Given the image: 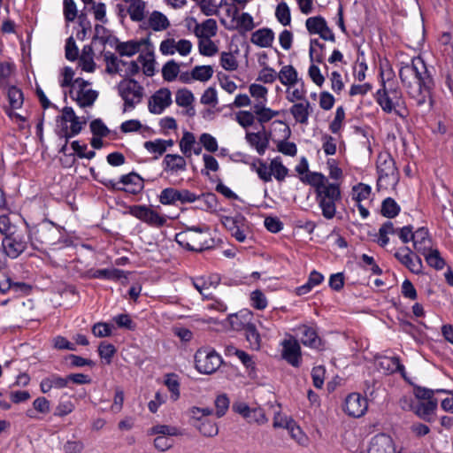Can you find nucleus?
Segmentation results:
<instances>
[{"instance_id": "obj_38", "label": "nucleus", "mask_w": 453, "mask_h": 453, "mask_svg": "<svg viewBox=\"0 0 453 453\" xmlns=\"http://www.w3.org/2000/svg\"><path fill=\"white\" fill-rule=\"evenodd\" d=\"M127 12L133 21H142L145 17V3L142 0H131Z\"/></svg>"}, {"instance_id": "obj_43", "label": "nucleus", "mask_w": 453, "mask_h": 453, "mask_svg": "<svg viewBox=\"0 0 453 453\" xmlns=\"http://www.w3.org/2000/svg\"><path fill=\"white\" fill-rule=\"evenodd\" d=\"M165 385L171 393V399L175 402L180 397V381L179 377L175 373H168L165 376Z\"/></svg>"}, {"instance_id": "obj_60", "label": "nucleus", "mask_w": 453, "mask_h": 453, "mask_svg": "<svg viewBox=\"0 0 453 453\" xmlns=\"http://www.w3.org/2000/svg\"><path fill=\"white\" fill-rule=\"evenodd\" d=\"M251 306L257 310L263 311L267 307L268 302L265 294L256 289L250 294Z\"/></svg>"}, {"instance_id": "obj_37", "label": "nucleus", "mask_w": 453, "mask_h": 453, "mask_svg": "<svg viewBox=\"0 0 453 453\" xmlns=\"http://www.w3.org/2000/svg\"><path fill=\"white\" fill-rule=\"evenodd\" d=\"M149 27L154 31H162L169 27L170 22L162 12L154 11L148 20Z\"/></svg>"}, {"instance_id": "obj_8", "label": "nucleus", "mask_w": 453, "mask_h": 453, "mask_svg": "<svg viewBox=\"0 0 453 453\" xmlns=\"http://www.w3.org/2000/svg\"><path fill=\"white\" fill-rule=\"evenodd\" d=\"M341 189L337 183L326 186V188L315 194V200L326 219H332L336 214V203L341 200Z\"/></svg>"}, {"instance_id": "obj_23", "label": "nucleus", "mask_w": 453, "mask_h": 453, "mask_svg": "<svg viewBox=\"0 0 453 453\" xmlns=\"http://www.w3.org/2000/svg\"><path fill=\"white\" fill-rule=\"evenodd\" d=\"M86 277L89 279H103L109 280H119L122 278L127 279L125 271L118 268L90 269L86 273Z\"/></svg>"}, {"instance_id": "obj_22", "label": "nucleus", "mask_w": 453, "mask_h": 453, "mask_svg": "<svg viewBox=\"0 0 453 453\" xmlns=\"http://www.w3.org/2000/svg\"><path fill=\"white\" fill-rule=\"evenodd\" d=\"M220 277L219 274H211L208 276L196 277L192 280L194 288L206 299H212V294H205L206 290L211 288H217L220 283Z\"/></svg>"}, {"instance_id": "obj_34", "label": "nucleus", "mask_w": 453, "mask_h": 453, "mask_svg": "<svg viewBox=\"0 0 453 453\" xmlns=\"http://www.w3.org/2000/svg\"><path fill=\"white\" fill-rule=\"evenodd\" d=\"M81 108L91 107L97 99L98 93L94 89L77 91L76 96H71Z\"/></svg>"}, {"instance_id": "obj_26", "label": "nucleus", "mask_w": 453, "mask_h": 453, "mask_svg": "<svg viewBox=\"0 0 453 453\" xmlns=\"http://www.w3.org/2000/svg\"><path fill=\"white\" fill-rule=\"evenodd\" d=\"M438 407V400H430L429 402L418 401L414 409V413L426 422L434 421V414Z\"/></svg>"}, {"instance_id": "obj_64", "label": "nucleus", "mask_w": 453, "mask_h": 453, "mask_svg": "<svg viewBox=\"0 0 453 453\" xmlns=\"http://www.w3.org/2000/svg\"><path fill=\"white\" fill-rule=\"evenodd\" d=\"M90 131L94 136L106 137L110 130L101 119H96L90 122Z\"/></svg>"}, {"instance_id": "obj_4", "label": "nucleus", "mask_w": 453, "mask_h": 453, "mask_svg": "<svg viewBox=\"0 0 453 453\" xmlns=\"http://www.w3.org/2000/svg\"><path fill=\"white\" fill-rule=\"evenodd\" d=\"M86 123V119L81 120L72 107L65 106L56 118L55 134L58 138L71 139L81 132Z\"/></svg>"}, {"instance_id": "obj_57", "label": "nucleus", "mask_w": 453, "mask_h": 453, "mask_svg": "<svg viewBox=\"0 0 453 453\" xmlns=\"http://www.w3.org/2000/svg\"><path fill=\"white\" fill-rule=\"evenodd\" d=\"M150 434H158V436H177L180 431L177 427L167 425H157L150 428Z\"/></svg>"}, {"instance_id": "obj_19", "label": "nucleus", "mask_w": 453, "mask_h": 453, "mask_svg": "<svg viewBox=\"0 0 453 453\" xmlns=\"http://www.w3.org/2000/svg\"><path fill=\"white\" fill-rule=\"evenodd\" d=\"M222 224L238 242H243L246 240L245 218L243 216L224 217Z\"/></svg>"}, {"instance_id": "obj_40", "label": "nucleus", "mask_w": 453, "mask_h": 453, "mask_svg": "<svg viewBox=\"0 0 453 453\" xmlns=\"http://www.w3.org/2000/svg\"><path fill=\"white\" fill-rule=\"evenodd\" d=\"M242 329L244 330L246 340L250 347L254 349H258L260 348L261 338L256 326L252 323H247L242 326Z\"/></svg>"}, {"instance_id": "obj_35", "label": "nucleus", "mask_w": 453, "mask_h": 453, "mask_svg": "<svg viewBox=\"0 0 453 453\" xmlns=\"http://www.w3.org/2000/svg\"><path fill=\"white\" fill-rule=\"evenodd\" d=\"M278 79L285 86H294L298 83V73L296 69L291 65H284L278 73Z\"/></svg>"}, {"instance_id": "obj_48", "label": "nucleus", "mask_w": 453, "mask_h": 453, "mask_svg": "<svg viewBox=\"0 0 453 453\" xmlns=\"http://www.w3.org/2000/svg\"><path fill=\"white\" fill-rule=\"evenodd\" d=\"M104 58L106 63V72L111 74L119 72V64L127 65L126 61L119 60L118 57L111 51H105Z\"/></svg>"}, {"instance_id": "obj_36", "label": "nucleus", "mask_w": 453, "mask_h": 453, "mask_svg": "<svg viewBox=\"0 0 453 453\" xmlns=\"http://www.w3.org/2000/svg\"><path fill=\"white\" fill-rule=\"evenodd\" d=\"M252 171L256 172L258 178L265 181L269 182L272 180L271 165L268 167L267 164L260 158H256L250 165Z\"/></svg>"}, {"instance_id": "obj_30", "label": "nucleus", "mask_w": 453, "mask_h": 453, "mask_svg": "<svg viewBox=\"0 0 453 453\" xmlns=\"http://www.w3.org/2000/svg\"><path fill=\"white\" fill-rule=\"evenodd\" d=\"M66 387V377H61L57 373H51L43 378L40 383V389L43 394L49 393L53 388L61 389Z\"/></svg>"}, {"instance_id": "obj_44", "label": "nucleus", "mask_w": 453, "mask_h": 453, "mask_svg": "<svg viewBox=\"0 0 453 453\" xmlns=\"http://www.w3.org/2000/svg\"><path fill=\"white\" fill-rule=\"evenodd\" d=\"M141 48V42L136 41H127L125 42H119L116 45V50L120 56L132 57L136 54Z\"/></svg>"}, {"instance_id": "obj_13", "label": "nucleus", "mask_w": 453, "mask_h": 453, "mask_svg": "<svg viewBox=\"0 0 453 453\" xmlns=\"http://www.w3.org/2000/svg\"><path fill=\"white\" fill-rule=\"evenodd\" d=\"M394 257L412 273L417 275L422 273V260L420 257L414 253L409 247L403 246L399 248L394 254Z\"/></svg>"}, {"instance_id": "obj_62", "label": "nucleus", "mask_w": 453, "mask_h": 453, "mask_svg": "<svg viewBox=\"0 0 453 453\" xmlns=\"http://www.w3.org/2000/svg\"><path fill=\"white\" fill-rule=\"evenodd\" d=\"M116 353V348L111 343L101 342L98 346V355L105 360L107 365L111 363V359Z\"/></svg>"}, {"instance_id": "obj_58", "label": "nucleus", "mask_w": 453, "mask_h": 453, "mask_svg": "<svg viewBox=\"0 0 453 453\" xmlns=\"http://www.w3.org/2000/svg\"><path fill=\"white\" fill-rule=\"evenodd\" d=\"M143 147L148 152L155 154L154 159H157L165 152V147L162 144L161 139L146 141L143 143Z\"/></svg>"}, {"instance_id": "obj_52", "label": "nucleus", "mask_w": 453, "mask_h": 453, "mask_svg": "<svg viewBox=\"0 0 453 453\" xmlns=\"http://www.w3.org/2000/svg\"><path fill=\"white\" fill-rule=\"evenodd\" d=\"M277 20L283 26H288L291 22L290 9L285 2L277 5L275 11Z\"/></svg>"}, {"instance_id": "obj_31", "label": "nucleus", "mask_w": 453, "mask_h": 453, "mask_svg": "<svg viewBox=\"0 0 453 453\" xmlns=\"http://www.w3.org/2000/svg\"><path fill=\"white\" fill-rule=\"evenodd\" d=\"M274 40V33L271 28H260L251 35L250 42L261 48H268L272 46Z\"/></svg>"}, {"instance_id": "obj_33", "label": "nucleus", "mask_w": 453, "mask_h": 453, "mask_svg": "<svg viewBox=\"0 0 453 453\" xmlns=\"http://www.w3.org/2000/svg\"><path fill=\"white\" fill-rule=\"evenodd\" d=\"M252 110L257 116V121L262 125V127L265 123L270 121L280 114L279 111H274L271 108L265 107V104H264V102H257L255 104Z\"/></svg>"}, {"instance_id": "obj_12", "label": "nucleus", "mask_w": 453, "mask_h": 453, "mask_svg": "<svg viewBox=\"0 0 453 453\" xmlns=\"http://www.w3.org/2000/svg\"><path fill=\"white\" fill-rule=\"evenodd\" d=\"M128 213L153 227H162L166 224V218L159 215L156 211L147 205H131Z\"/></svg>"}, {"instance_id": "obj_55", "label": "nucleus", "mask_w": 453, "mask_h": 453, "mask_svg": "<svg viewBox=\"0 0 453 453\" xmlns=\"http://www.w3.org/2000/svg\"><path fill=\"white\" fill-rule=\"evenodd\" d=\"M20 229L11 221L7 215L0 216V234L2 237L11 235Z\"/></svg>"}, {"instance_id": "obj_46", "label": "nucleus", "mask_w": 453, "mask_h": 453, "mask_svg": "<svg viewBox=\"0 0 453 453\" xmlns=\"http://www.w3.org/2000/svg\"><path fill=\"white\" fill-rule=\"evenodd\" d=\"M271 171L278 181H283L288 174V169L282 164L280 157L271 160Z\"/></svg>"}, {"instance_id": "obj_7", "label": "nucleus", "mask_w": 453, "mask_h": 453, "mask_svg": "<svg viewBox=\"0 0 453 453\" xmlns=\"http://www.w3.org/2000/svg\"><path fill=\"white\" fill-rule=\"evenodd\" d=\"M378 188H388L398 180V169L392 156L388 152L380 153L376 161Z\"/></svg>"}, {"instance_id": "obj_32", "label": "nucleus", "mask_w": 453, "mask_h": 453, "mask_svg": "<svg viewBox=\"0 0 453 453\" xmlns=\"http://www.w3.org/2000/svg\"><path fill=\"white\" fill-rule=\"evenodd\" d=\"M217 22L213 19H208L195 27V34L199 39H211L217 34Z\"/></svg>"}, {"instance_id": "obj_25", "label": "nucleus", "mask_w": 453, "mask_h": 453, "mask_svg": "<svg viewBox=\"0 0 453 453\" xmlns=\"http://www.w3.org/2000/svg\"><path fill=\"white\" fill-rule=\"evenodd\" d=\"M378 365L380 369L388 373L400 372L402 377L406 380L405 368L399 357H382L378 360Z\"/></svg>"}, {"instance_id": "obj_45", "label": "nucleus", "mask_w": 453, "mask_h": 453, "mask_svg": "<svg viewBox=\"0 0 453 453\" xmlns=\"http://www.w3.org/2000/svg\"><path fill=\"white\" fill-rule=\"evenodd\" d=\"M10 107L12 109H19L24 103L23 92L16 86H10L7 91Z\"/></svg>"}, {"instance_id": "obj_20", "label": "nucleus", "mask_w": 453, "mask_h": 453, "mask_svg": "<svg viewBox=\"0 0 453 453\" xmlns=\"http://www.w3.org/2000/svg\"><path fill=\"white\" fill-rule=\"evenodd\" d=\"M270 136L271 133L266 132L265 127L263 126L262 130L259 132H247L245 139L251 147L255 148L260 156H263L268 148Z\"/></svg>"}, {"instance_id": "obj_53", "label": "nucleus", "mask_w": 453, "mask_h": 453, "mask_svg": "<svg viewBox=\"0 0 453 453\" xmlns=\"http://www.w3.org/2000/svg\"><path fill=\"white\" fill-rule=\"evenodd\" d=\"M195 143V135L190 132H185L180 141V149L185 157H191V150Z\"/></svg>"}, {"instance_id": "obj_59", "label": "nucleus", "mask_w": 453, "mask_h": 453, "mask_svg": "<svg viewBox=\"0 0 453 453\" xmlns=\"http://www.w3.org/2000/svg\"><path fill=\"white\" fill-rule=\"evenodd\" d=\"M201 202L200 208L206 211H217L218 208V198L213 193H206L199 195Z\"/></svg>"}, {"instance_id": "obj_56", "label": "nucleus", "mask_w": 453, "mask_h": 453, "mask_svg": "<svg viewBox=\"0 0 453 453\" xmlns=\"http://www.w3.org/2000/svg\"><path fill=\"white\" fill-rule=\"evenodd\" d=\"M371 192L372 188L369 185L358 183L352 188L353 199L357 203H361L362 201L369 198Z\"/></svg>"}, {"instance_id": "obj_50", "label": "nucleus", "mask_w": 453, "mask_h": 453, "mask_svg": "<svg viewBox=\"0 0 453 453\" xmlns=\"http://www.w3.org/2000/svg\"><path fill=\"white\" fill-rule=\"evenodd\" d=\"M213 74V68L211 65H196L191 71V78L200 81H209Z\"/></svg>"}, {"instance_id": "obj_51", "label": "nucleus", "mask_w": 453, "mask_h": 453, "mask_svg": "<svg viewBox=\"0 0 453 453\" xmlns=\"http://www.w3.org/2000/svg\"><path fill=\"white\" fill-rule=\"evenodd\" d=\"M179 73L180 66L173 59L167 61L162 67V76L165 81H174Z\"/></svg>"}, {"instance_id": "obj_24", "label": "nucleus", "mask_w": 453, "mask_h": 453, "mask_svg": "<svg viewBox=\"0 0 453 453\" xmlns=\"http://www.w3.org/2000/svg\"><path fill=\"white\" fill-rule=\"evenodd\" d=\"M312 106L308 100L304 102L295 103L290 108L289 112L296 123L307 125L309 117L312 113Z\"/></svg>"}, {"instance_id": "obj_63", "label": "nucleus", "mask_w": 453, "mask_h": 453, "mask_svg": "<svg viewBox=\"0 0 453 453\" xmlns=\"http://www.w3.org/2000/svg\"><path fill=\"white\" fill-rule=\"evenodd\" d=\"M112 320L119 328H125L130 331H134L136 328L135 322L133 321L128 314L122 313L116 315L113 317Z\"/></svg>"}, {"instance_id": "obj_42", "label": "nucleus", "mask_w": 453, "mask_h": 453, "mask_svg": "<svg viewBox=\"0 0 453 453\" xmlns=\"http://www.w3.org/2000/svg\"><path fill=\"white\" fill-rule=\"evenodd\" d=\"M400 210L401 208L395 199L387 197L381 203L380 212L383 217L393 219L399 214Z\"/></svg>"}, {"instance_id": "obj_21", "label": "nucleus", "mask_w": 453, "mask_h": 453, "mask_svg": "<svg viewBox=\"0 0 453 453\" xmlns=\"http://www.w3.org/2000/svg\"><path fill=\"white\" fill-rule=\"evenodd\" d=\"M298 335H300L301 342L311 349H322V340L319 337L317 331L307 325L299 326L296 328Z\"/></svg>"}, {"instance_id": "obj_10", "label": "nucleus", "mask_w": 453, "mask_h": 453, "mask_svg": "<svg viewBox=\"0 0 453 453\" xmlns=\"http://www.w3.org/2000/svg\"><path fill=\"white\" fill-rule=\"evenodd\" d=\"M223 360L214 349H199L195 354L196 369L203 374H211L221 365Z\"/></svg>"}, {"instance_id": "obj_6", "label": "nucleus", "mask_w": 453, "mask_h": 453, "mask_svg": "<svg viewBox=\"0 0 453 453\" xmlns=\"http://www.w3.org/2000/svg\"><path fill=\"white\" fill-rule=\"evenodd\" d=\"M119 96L124 101L123 112L133 111L144 96V88L134 79H123L117 85Z\"/></svg>"}, {"instance_id": "obj_5", "label": "nucleus", "mask_w": 453, "mask_h": 453, "mask_svg": "<svg viewBox=\"0 0 453 453\" xmlns=\"http://www.w3.org/2000/svg\"><path fill=\"white\" fill-rule=\"evenodd\" d=\"M96 180L111 191H122L130 195H138L144 188V179L135 172L121 175L119 182L107 178Z\"/></svg>"}, {"instance_id": "obj_29", "label": "nucleus", "mask_w": 453, "mask_h": 453, "mask_svg": "<svg viewBox=\"0 0 453 453\" xmlns=\"http://www.w3.org/2000/svg\"><path fill=\"white\" fill-rule=\"evenodd\" d=\"M300 180L313 187L315 194L326 188V186L331 184L323 173L318 172H310L304 176H301Z\"/></svg>"}, {"instance_id": "obj_18", "label": "nucleus", "mask_w": 453, "mask_h": 453, "mask_svg": "<svg viewBox=\"0 0 453 453\" xmlns=\"http://www.w3.org/2000/svg\"><path fill=\"white\" fill-rule=\"evenodd\" d=\"M163 172L167 176L177 175L187 170V161L184 157L178 154H166L162 162Z\"/></svg>"}, {"instance_id": "obj_9", "label": "nucleus", "mask_w": 453, "mask_h": 453, "mask_svg": "<svg viewBox=\"0 0 453 453\" xmlns=\"http://www.w3.org/2000/svg\"><path fill=\"white\" fill-rule=\"evenodd\" d=\"M29 242L27 231L20 229L11 235L2 237V247L7 257L16 259L27 249Z\"/></svg>"}, {"instance_id": "obj_11", "label": "nucleus", "mask_w": 453, "mask_h": 453, "mask_svg": "<svg viewBox=\"0 0 453 453\" xmlns=\"http://www.w3.org/2000/svg\"><path fill=\"white\" fill-rule=\"evenodd\" d=\"M211 413L212 410L210 408L192 407L190 409L191 417L196 419L194 426L203 436L213 437L219 433L217 424L206 418Z\"/></svg>"}, {"instance_id": "obj_28", "label": "nucleus", "mask_w": 453, "mask_h": 453, "mask_svg": "<svg viewBox=\"0 0 453 453\" xmlns=\"http://www.w3.org/2000/svg\"><path fill=\"white\" fill-rule=\"evenodd\" d=\"M276 123L284 125V139L277 142L278 151L286 156L295 157L297 153V147L295 142L287 141V139L290 136L291 134L290 128L287 125H285V123L281 120H275L273 122V124Z\"/></svg>"}, {"instance_id": "obj_14", "label": "nucleus", "mask_w": 453, "mask_h": 453, "mask_svg": "<svg viewBox=\"0 0 453 453\" xmlns=\"http://www.w3.org/2000/svg\"><path fill=\"white\" fill-rule=\"evenodd\" d=\"M282 358L293 367H299L302 363V351L298 341L290 336L280 343Z\"/></svg>"}, {"instance_id": "obj_49", "label": "nucleus", "mask_w": 453, "mask_h": 453, "mask_svg": "<svg viewBox=\"0 0 453 453\" xmlns=\"http://www.w3.org/2000/svg\"><path fill=\"white\" fill-rule=\"evenodd\" d=\"M180 190L173 188H164L159 195V201L162 204L172 205L180 202Z\"/></svg>"}, {"instance_id": "obj_61", "label": "nucleus", "mask_w": 453, "mask_h": 453, "mask_svg": "<svg viewBox=\"0 0 453 453\" xmlns=\"http://www.w3.org/2000/svg\"><path fill=\"white\" fill-rule=\"evenodd\" d=\"M198 50L201 55L206 57L214 56L218 52V47L211 39H200Z\"/></svg>"}, {"instance_id": "obj_15", "label": "nucleus", "mask_w": 453, "mask_h": 453, "mask_svg": "<svg viewBox=\"0 0 453 453\" xmlns=\"http://www.w3.org/2000/svg\"><path fill=\"white\" fill-rule=\"evenodd\" d=\"M368 403L366 398L358 393L349 394L344 402L343 411L349 417L359 418L367 411Z\"/></svg>"}, {"instance_id": "obj_54", "label": "nucleus", "mask_w": 453, "mask_h": 453, "mask_svg": "<svg viewBox=\"0 0 453 453\" xmlns=\"http://www.w3.org/2000/svg\"><path fill=\"white\" fill-rule=\"evenodd\" d=\"M194 95L188 88H180L177 90L175 95V102L180 107H188L194 102Z\"/></svg>"}, {"instance_id": "obj_39", "label": "nucleus", "mask_w": 453, "mask_h": 453, "mask_svg": "<svg viewBox=\"0 0 453 453\" xmlns=\"http://www.w3.org/2000/svg\"><path fill=\"white\" fill-rule=\"evenodd\" d=\"M425 257V259L429 266L434 268L435 270H441L445 265V260L441 257V254L437 249H430L425 253H422Z\"/></svg>"}, {"instance_id": "obj_47", "label": "nucleus", "mask_w": 453, "mask_h": 453, "mask_svg": "<svg viewBox=\"0 0 453 453\" xmlns=\"http://www.w3.org/2000/svg\"><path fill=\"white\" fill-rule=\"evenodd\" d=\"M326 25V20L322 16L310 17L305 21V27L311 35H319Z\"/></svg>"}, {"instance_id": "obj_3", "label": "nucleus", "mask_w": 453, "mask_h": 453, "mask_svg": "<svg viewBox=\"0 0 453 453\" xmlns=\"http://www.w3.org/2000/svg\"><path fill=\"white\" fill-rule=\"evenodd\" d=\"M380 88L375 94V100L386 113L395 112L398 116L403 115L397 110L403 104V93L395 81L388 78L384 79L383 71L380 73Z\"/></svg>"}, {"instance_id": "obj_2", "label": "nucleus", "mask_w": 453, "mask_h": 453, "mask_svg": "<svg viewBox=\"0 0 453 453\" xmlns=\"http://www.w3.org/2000/svg\"><path fill=\"white\" fill-rule=\"evenodd\" d=\"M176 242L182 248L195 252H202L214 247L210 226L205 224L187 227L176 234Z\"/></svg>"}, {"instance_id": "obj_17", "label": "nucleus", "mask_w": 453, "mask_h": 453, "mask_svg": "<svg viewBox=\"0 0 453 453\" xmlns=\"http://www.w3.org/2000/svg\"><path fill=\"white\" fill-rule=\"evenodd\" d=\"M366 453H396V448L391 436L378 434L372 438Z\"/></svg>"}, {"instance_id": "obj_27", "label": "nucleus", "mask_w": 453, "mask_h": 453, "mask_svg": "<svg viewBox=\"0 0 453 453\" xmlns=\"http://www.w3.org/2000/svg\"><path fill=\"white\" fill-rule=\"evenodd\" d=\"M413 247L418 253L422 254L432 247V240L429 236V231L426 227H419L414 232L412 240Z\"/></svg>"}, {"instance_id": "obj_41", "label": "nucleus", "mask_w": 453, "mask_h": 453, "mask_svg": "<svg viewBox=\"0 0 453 453\" xmlns=\"http://www.w3.org/2000/svg\"><path fill=\"white\" fill-rule=\"evenodd\" d=\"M137 61L142 65V72L146 76L151 77L155 73V59L152 51L142 53L137 58Z\"/></svg>"}, {"instance_id": "obj_16", "label": "nucleus", "mask_w": 453, "mask_h": 453, "mask_svg": "<svg viewBox=\"0 0 453 453\" xmlns=\"http://www.w3.org/2000/svg\"><path fill=\"white\" fill-rule=\"evenodd\" d=\"M172 103L171 91L166 88H162L150 96L148 108L152 114H161Z\"/></svg>"}, {"instance_id": "obj_1", "label": "nucleus", "mask_w": 453, "mask_h": 453, "mask_svg": "<svg viewBox=\"0 0 453 453\" xmlns=\"http://www.w3.org/2000/svg\"><path fill=\"white\" fill-rule=\"evenodd\" d=\"M399 77L409 96L418 106L427 101L433 104L432 92L434 88L433 75L420 57L411 58L410 63H400Z\"/></svg>"}]
</instances>
